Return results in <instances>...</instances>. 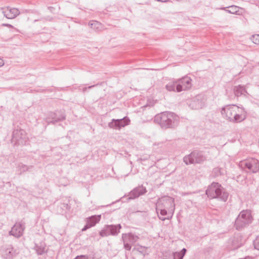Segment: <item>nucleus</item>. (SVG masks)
I'll list each match as a JSON object with an SVG mask.
<instances>
[{
    "label": "nucleus",
    "instance_id": "1",
    "mask_svg": "<svg viewBox=\"0 0 259 259\" xmlns=\"http://www.w3.org/2000/svg\"><path fill=\"white\" fill-rule=\"evenodd\" d=\"M223 117L233 122H240L246 118L244 109L235 105H228L222 108Z\"/></svg>",
    "mask_w": 259,
    "mask_h": 259
},
{
    "label": "nucleus",
    "instance_id": "2",
    "mask_svg": "<svg viewBox=\"0 0 259 259\" xmlns=\"http://www.w3.org/2000/svg\"><path fill=\"white\" fill-rule=\"evenodd\" d=\"M179 119V117L174 113L166 111L156 115L154 121L159 124L162 128L166 129L177 126Z\"/></svg>",
    "mask_w": 259,
    "mask_h": 259
},
{
    "label": "nucleus",
    "instance_id": "3",
    "mask_svg": "<svg viewBox=\"0 0 259 259\" xmlns=\"http://www.w3.org/2000/svg\"><path fill=\"white\" fill-rule=\"evenodd\" d=\"M206 194L211 199H218L226 202L229 194L225 189L218 183L213 182L206 190Z\"/></svg>",
    "mask_w": 259,
    "mask_h": 259
},
{
    "label": "nucleus",
    "instance_id": "4",
    "mask_svg": "<svg viewBox=\"0 0 259 259\" xmlns=\"http://www.w3.org/2000/svg\"><path fill=\"white\" fill-rule=\"evenodd\" d=\"M253 220L251 210L249 209L242 210L237 217L234 227L237 230L248 226Z\"/></svg>",
    "mask_w": 259,
    "mask_h": 259
},
{
    "label": "nucleus",
    "instance_id": "5",
    "mask_svg": "<svg viewBox=\"0 0 259 259\" xmlns=\"http://www.w3.org/2000/svg\"><path fill=\"white\" fill-rule=\"evenodd\" d=\"M206 159V156L204 152L198 150H194L183 158V161L187 165L193 163H201Z\"/></svg>",
    "mask_w": 259,
    "mask_h": 259
},
{
    "label": "nucleus",
    "instance_id": "6",
    "mask_svg": "<svg viewBox=\"0 0 259 259\" xmlns=\"http://www.w3.org/2000/svg\"><path fill=\"white\" fill-rule=\"evenodd\" d=\"M239 167L249 173H256L259 170V161L255 158H249L240 162Z\"/></svg>",
    "mask_w": 259,
    "mask_h": 259
},
{
    "label": "nucleus",
    "instance_id": "7",
    "mask_svg": "<svg viewBox=\"0 0 259 259\" xmlns=\"http://www.w3.org/2000/svg\"><path fill=\"white\" fill-rule=\"evenodd\" d=\"M156 205L161 206V207L167 209L168 213L171 215L170 218L172 217L175 209L174 199L172 197L164 196L159 198Z\"/></svg>",
    "mask_w": 259,
    "mask_h": 259
},
{
    "label": "nucleus",
    "instance_id": "8",
    "mask_svg": "<svg viewBox=\"0 0 259 259\" xmlns=\"http://www.w3.org/2000/svg\"><path fill=\"white\" fill-rule=\"evenodd\" d=\"M27 142L26 132L22 129H15L13 132L11 143L14 145L23 146Z\"/></svg>",
    "mask_w": 259,
    "mask_h": 259
},
{
    "label": "nucleus",
    "instance_id": "9",
    "mask_svg": "<svg viewBox=\"0 0 259 259\" xmlns=\"http://www.w3.org/2000/svg\"><path fill=\"white\" fill-rule=\"evenodd\" d=\"M121 228L120 224L105 225L100 232V235L102 237H107L109 235L116 236L118 234Z\"/></svg>",
    "mask_w": 259,
    "mask_h": 259
},
{
    "label": "nucleus",
    "instance_id": "10",
    "mask_svg": "<svg viewBox=\"0 0 259 259\" xmlns=\"http://www.w3.org/2000/svg\"><path fill=\"white\" fill-rule=\"evenodd\" d=\"M191 79L187 76L176 80V91L181 92L190 89L192 87Z\"/></svg>",
    "mask_w": 259,
    "mask_h": 259
},
{
    "label": "nucleus",
    "instance_id": "11",
    "mask_svg": "<svg viewBox=\"0 0 259 259\" xmlns=\"http://www.w3.org/2000/svg\"><path fill=\"white\" fill-rule=\"evenodd\" d=\"M206 100L202 95H198L193 98L189 102V107L193 109L202 108L205 104Z\"/></svg>",
    "mask_w": 259,
    "mask_h": 259
},
{
    "label": "nucleus",
    "instance_id": "12",
    "mask_svg": "<svg viewBox=\"0 0 259 259\" xmlns=\"http://www.w3.org/2000/svg\"><path fill=\"white\" fill-rule=\"evenodd\" d=\"M130 122V120L127 117L121 119H112L111 121L108 123V126L110 128L120 130L121 127L129 124Z\"/></svg>",
    "mask_w": 259,
    "mask_h": 259
},
{
    "label": "nucleus",
    "instance_id": "13",
    "mask_svg": "<svg viewBox=\"0 0 259 259\" xmlns=\"http://www.w3.org/2000/svg\"><path fill=\"white\" fill-rule=\"evenodd\" d=\"M25 228V223L22 221L16 223L9 231V235L19 238L23 235L24 230Z\"/></svg>",
    "mask_w": 259,
    "mask_h": 259
},
{
    "label": "nucleus",
    "instance_id": "14",
    "mask_svg": "<svg viewBox=\"0 0 259 259\" xmlns=\"http://www.w3.org/2000/svg\"><path fill=\"white\" fill-rule=\"evenodd\" d=\"M65 117V116L63 112L57 111L55 112H50L49 114V117L46 119V121L49 124H54L56 122L64 120Z\"/></svg>",
    "mask_w": 259,
    "mask_h": 259
},
{
    "label": "nucleus",
    "instance_id": "15",
    "mask_svg": "<svg viewBox=\"0 0 259 259\" xmlns=\"http://www.w3.org/2000/svg\"><path fill=\"white\" fill-rule=\"evenodd\" d=\"M147 192L145 187L142 185L134 188L129 194V198L134 199L145 194Z\"/></svg>",
    "mask_w": 259,
    "mask_h": 259
},
{
    "label": "nucleus",
    "instance_id": "16",
    "mask_svg": "<svg viewBox=\"0 0 259 259\" xmlns=\"http://www.w3.org/2000/svg\"><path fill=\"white\" fill-rule=\"evenodd\" d=\"M101 219V215H93L89 217L88 219L87 224L82 229V231H84L89 228L94 226L97 223H98Z\"/></svg>",
    "mask_w": 259,
    "mask_h": 259
},
{
    "label": "nucleus",
    "instance_id": "17",
    "mask_svg": "<svg viewBox=\"0 0 259 259\" xmlns=\"http://www.w3.org/2000/svg\"><path fill=\"white\" fill-rule=\"evenodd\" d=\"M139 239V237L131 233H123L122 234V240L123 242H126L131 244L136 243Z\"/></svg>",
    "mask_w": 259,
    "mask_h": 259
},
{
    "label": "nucleus",
    "instance_id": "18",
    "mask_svg": "<svg viewBox=\"0 0 259 259\" xmlns=\"http://www.w3.org/2000/svg\"><path fill=\"white\" fill-rule=\"evenodd\" d=\"M3 13L7 18L14 19L20 14V12L16 8H7L6 10L3 11Z\"/></svg>",
    "mask_w": 259,
    "mask_h": 259
},
{
    "label": "nucleus",
    "instance_id": "19",
    "mask_svg": "<svg viewBox=\"0 0 259 259\" xmlns=\"http://www.w3.org/2000/svg\"><path fill=\"white\" fill-rule=\"evenodd\" d=\"M16 250L11 245H9L4 251L3 256L6 258H10L16 254Z\"/></svg>",
    "mask_w": 259,
    "mask_h": 259
},
{
    "label": "nucleus",
    "instance_id": "20",
    "mask_svg": "<svg viewBox=\"0 0 259 259\" xmlns=\"http://www.w3.org/2000/svg\"><path fill=\"white\" fill-rule=\"evenodd\" d=\"M234 95L236 97H239L241 95H245L247 93L244 87L241 85L235 86L233 89Z\"/></svg>",
    "mask_w": 259,
    "mask_h": 259
},
{
    "label": "nucleus",
    "instance_id": "21",
    "mask_svg": "<svg viewBox=\"0 0 259 259\" xmlns=\"http://www.w3.org/2000/svg\"><path fill=\"white\" fill-rule=\"evenodd\" d=\"M32 166H28L22 163H20L17 166V171L19 175H21L23 172L29 170L32 168Z\"/></svg>",
    "mask_w": 259,
    "mask_h": 259
},
{
    "label": "nucleus",
    "instance_id": "22",
    "mask_svg": "<svg viewBox=\"0 0 259 259\" xmlns=\"http://www.w3.org/2000/svg\"><path fill=\"white\" fill-rule=\"evenodd\" d=\"M240 9V7L235 5H232L227 7H223L220 8V9L224 10L228 13L233 14H238V12H239Z\"/></svg>",
    "mask_w": 259,
    "mask_h": 259
},
{
    "label": "nucleus",
    "instance_id": "23",
    "mask_svg": "<svg viewBox=\"0 0 259 259\" xmlns=\"http://www.w3.org/2000/svg\"><path fill=\"white\" fill-rule=\"evenodd\" d=\"M232 246L231 249H236L238 248L241 246V242L240 239L237 237H234L231 240Z\"/></svg>",
    "mask_w": 259,
    "mask_h": 259
},
{
    "label": "nucleus",
    "instance_id": "24",
    "mask_svg": "<svg viewBox=\"0 0 259 259\" xmlns=\"http://www.w3.org/2000/svg\"><path fill=\"white\" fill-rule=\"evenodd\" d=\"M89 25L94 30L97 31H101L103 29L102 24L97 21L92 22H90Z\"/></svg>",
    "mask_w": 259,
    "mask_h": 259
},
{
    "label": "nucleus",
    "instance_id": "25",
    "mask_svg": "<svg viewBox=\"0 0 259 259\" xmlns=\"http://www.w3.org/2000/svg\"><path fill=\"white\" fill-rule=\"evenodd\" d=\"M166 89L168 91H176V80L169 82L165 86Z\"/></svg>",
    "mask_w": 259,
    "mask_h": 259
},
{
    "label": "nucleus",
    "instance_id": "26",
    "mask_svg": "<svg viewBox=\"0 0 259 259\" xmlns=\"http://www.w3.org/2000/svg\"><path fill=\"white\" fill-rule=\"evenodd\" d=\"M156 211L158 215L160 214L161 216L166 215L168 213L167 209L158 205H156Z\"/></svg>",
    "mask_w": 259,
    "mask_h": 259
},
{
    "label": "nucleus",
    "instance_id": "27",
    "mask_svg": "<svg viewBox=\"0 0 259 259\" xmlns=\"http://www.w3.org/2000/svg\"><path fill=\"white\" fill-rule=\"evenodd\" d=\"M35 248L36 252L38 255H42L45 252V246L42 244L39 246L38 245H36Z\"/></svg>",
    "mask_w": 259,
    "mask_h": 259
},
{
    "label": "nucleus",
    "instance_id": "28",
    "mask_svg": "<svg viewBox=\"0 0 259 259\" xmlns=\"http://www.w3.org/2000/svg\"><path fill=\"white\" fill-rule=\"evenodd\" d=\"M251 39L253 43L255 44H259V34L253 35Z\"/></svg>",
    "mask_w": 259,
    "mask_h": 259
},
{
    "label": "nucleus",
    "instance_id": "29",
    "mask_svg": "<svg viewBox=\"0 0 259 259\" xmlns=\"http://www.w3.org/2000/svg\"><path fill=\"white\" fill-rule=\"evenodd\" d=\"M254 247L259 250V236L253 241Z\"/></svg>",
    "mask_w": 259,
    "mask_h": 259
},
{
    "label": "nucleus",
    "instance_id": "30",
    "mask_svg": "<svg viewBox=\"0 0 259 259\" xmlns=\"http://www.w3.org/2000/svg\"><path fill=\"white\" fill-rule=\"evenodd\" d=\"M174 259H183V256L180 254L178 252H176L173 253Z\"/></svg>",
    "mask_w": 259,
    "mask_h": 259
},
{
    "label": "nucleus",
    "instance_id": "31",
    "mask_svg": "<svg viewBox=\"0 0 259 259\" xmlns=\"http://www.w3.org/2000/svg\"><path fill=\"white\" fill-rule=\"evenodd\" d=\"M123 242V245L124 248L127 250H130L132 248L131 244L126 242Z\"/></svg>",
    "mask_w": 259,
    "mask_h": 259
},
{
    "label": "nucleus",
    "instance_id": "32",
    "mask_svg": "<svg viewBox=\"0 0 259 259\" xmlns=\"http://www.w3.org/2000/svg\"><path fill=\"white\" fill-rule=\"evenodd\" d=\"M74 259H89V255H77Z\"/></svg>",
    "mask_w": 259,
    "mask_h": 259
},
{
    "label": "nucleus",
    "instance_id": "33",
    "mask_svg": "<svg viewBox=\"0 0 259 259\" xmlns=\"http://www.w3.org/2000/svg\"><path fill=\"white\" fill-rule=\"evenodd\" d=\"M213 171L215 174L216 175H221V170L218 167L214 168Z\"/></svg>",
    "mask_w": 259,
    "mask_h": 259
},
{
    "label": "nucleus",
    "instance_id": "34",
    "mask_svg": "<svg viewBox=\"0 0 259 259\" xmlns=\"http://www.w3.org/2000/svg\"><path fill=\"white\" fill-rule=\"evenodd\" d=\"M136 249L140 252H142L145 250V247L142 246H138Z\"/></svg>",
    "mask_w": 259,
    "mask_h": 259
},
{
    "label": "nucleus",
    "instance_id": "35",
    "mask_svg": "<svg viewBox=\"0 0 259 259\" xmlns=\"http://www.w3.org/2000/svg\"><path fill=\"white\" fill-rule=\"evenodd\" d=\"M186 251H187V250L186 248H183L181 252H179L180 254H181L183 257L184 256V255H185L186 253Z\"/></svg>",
    "mask_w": 259,
    "mask_h": 259
},
{
    "label": "nucleus",
    "instance_id": "36",
    "mask_svg": "<svg viewBox=\"0 0 259 259\" xmlns=\"http://www.w3.org/2000/svg\"><path fill=\"white\" fill-rule=\"evenodd\" d=\"M158 217L159 218V219L162 221H165V220L167 219H169L170 218V216L169 217H167V218H165V217H161V216H160L159 215H158Z\"/></svg>",
    "mask_w": 259,
    "mask_h": 259
},
{
    "label": "nucleus",
    "instance_id": "37",
    "mask_svg": "<svg viewBox=\"0 0 259 259\" xmlns=\"http://www.w3.org/2000/svg\"><path fill=\"white\" fill-rule=\"evenodd\" d=\"M97 85V84H96V85H90V86L88 87V88H87V87H84V88H83V92H85V91L87 90V89H91V88H93L94 87H95V85Z\"/></svg>",
    "mask_w": 259,
    "mask_h": 259
},
{
    "label": "nucleus",
    "instance_id": "38",
    "mask_svg": "<svg viewBox=\"0 0 259 259\" xmlns=\"http://www.w3.org/2000/svg\"><path fill=\"white\" fill-rule=\"evenodd\" d=\"M3 26H7L10 28L13 27L12 25L11 24H9L4 23V24H3Z\"/></svg>",
    "mask_w": 259,
    "mask_h": 259
},
{
    "label": "nucleus",
    "instance_id": "39",
    "mask_svg": "<svg viewBox=\"0 0 259 259\" xmlns=\"http://www.w3.org/2000/svg\"><path fill=\"white\" fill-rule=\"evenodd\" d=\"M4 65V62L3 60L0 58V67L3 66Z\"/></svg>",
    "mask_w": 259,
    "mask_h": 259
},
{
    "label": "nucleus",
    "instance_id": "40",
    "mask_svg": "<svg viewBox=\"0 0 259 259\" xmlns=\"http://www.w3.org/2000/svg\"><path fill=\"white\" fill-rule=\"evenodd\" d=\"M169 0H157L158 2H162V3H165L168 2Z\"/></svg>",
    "mask_w": 259,
    "mask_h": 259
}]
</instances>
